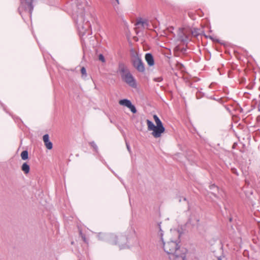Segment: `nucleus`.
Listing matches in <instances>:
<instances>
[{"instance_id": "nucleus-1", "label": "nucleus", "mask_w": 260, "mask_h": 260, "mask_svg": "<svg viewBox=\"0 0 260 260\" xmlns=\"http://www.w3.org/2000/svg\"><path fill=\"white\" fill-rule=\"evenodd\" d=\"M98 237L100 240L108 239L109 242L112 244L118 245L121 248H129L132 245L130 235L129 234H120L118 235L114 234L106 235L103 233H99Z\"/></svg>"}, {"instance_id": "nucleus-2", "label": "nucleus", "mask_w": 260, "mask_h": 260, "mask_svg": "<svg viewBox=\"0 0 260 260\" xmlns=\"http://www.w3.org/2000/svg\"><path fill=\"white\" fill-rule=\"evenodd\" d=\"M161 223H157L155 230L157 233L158 237H159L161 243L163 245V248L165 251L170 256L172 254H174L177 250L180 249L179 240V234L177 233L178 239L175 240H172L170 239L169 241L165 242V240L162 237L163 236V230L161 228Z\"/></svg>"}, {"instance_id": "nucleus-3", "label": "nucleus", "mask_w": 260, "mask_h": 260, "mask_svg": "<svg viewBox=\"0 0 260 260\" xmlns=\"http://www.w3.org/2000/svg\"><path fill=\"white\" fill-rule=\"evenodd\" d=\"M153 118L155 122L156 125L149 119L146 120V123L148 126V129L152 131L151 135L155 138L161 137V134L165 132V128L163 126L162 123L156 115H153Z\"/></svg>"}, {"instance_id": "nucleus-4", "label": "nucleus", "mask_w": 260, "mask_h": 260, "mask_svg": "<svg viewBox=\"0 0 260 260\" xmlns=\"http://www.w3.org/2000/svg\"><path fill=\"white\" fill-rule=\"evenodd\" d=\"M119 71L123 81L132 87L136 88L137 87L135 78L124 64L121 63L119 65Z\"/></svg>"}, {"instance_id": "nucleus-5", "label": "nucleus", "mask_w": 260, "mask_h": 260, "mask_svg": "<svg viewBox=\"0 0 260 260\" xmlns=\"http://www.w3.org/2000/svg\"><path fill=\"white\" fill-rule=\"evenodd\" d=\"M34 0H20V5L18 8L19 14L21 15L23 11L27 12L30 17L31 16L34 6L32 5Z\"/></svg>"}, {"instance_id": "nucleus-6", "label": "nucleus", "mask_w": 260, "mask_h": 260, "mask_svg": "<svg viewBox=\"0 0 260 260\" xmlns=\"http://www.w3.org/2000/svg\"><path fill=\"white\" fill-rule=\"evenodd\" d=\"M85 21L84 9H82L80 16L78 17L77 19V23L78 24V28L81 30H82L83 33H85L86 31L88 30L90 27L89 22L88 20H86L84 23Z\"/></svg>"}, {"instance_id": "nucleus-7", "label": "nucleus", "mask_w": 260, "mask_h": 260, "mask_svg": "<svg viewBox=\"0 0 260 260\" xmlns=\"http://www.w3.org/2000/svg\"><path fill=\"white\" fill-rule=\"evenodd\" d=\"M132 64L139 72L143 73L145 72L144 64L141 58L138 55L135 56L133 59Z\"/></svg>"}, {"instance_id": "nucleus-8", "label": "nucleus", "mask_w": 260, "mask_h": 260, "mask_svg": "<svg viewBox=\"0 0 260 260\" xmlns=\"http://www.w3.org/2000/svg\"><path fill=\"white\" fill-rule=\"evenodd\" d=\"M186 252L185 249H180L169 256V258L172 260H186Z\"/></svg>"}, {"instance_id": "nucleus-9", "label": "nucleus", "mask_w": 260, "mask_h": 260, "mask_svg": "<svg viewBox=\"0 0 260 260\" xmlns=\"http://www.w3.org/2000/svg\"><path fill=\"white\" fill-rule=\"evenodd\" d=\"M43 141L44 142L46 147L48 149H51L53 147L52 143L49 141V136L48 134H45L43 137Z\"/></svg>"}, {"instance_id": "nucleus-10", "label": "nucleus", "mask_w": 260, "mask_h": 260, "mask_svg": "<svg viewBox=\"0 0 260 260\" xmlns=\"http://www.w3.org/2000/svg\"><path fill=\"white\" fill-rule=\"evenodd\" d=\"M145 58L149 66L152 67L154 64V60L152 54L150 53H146Z\"/></svg>"}, {"instance_id": "nucleus-11", "label": "nucleus", "mask_w": 260, "mask_h": 260, "mask_svg": "<svg viewBox=\"0 0 260 260\" xmlns=\"http://www.w3.org/2000/svg\"><path fill=\"white\" fill-rule=\"evenodd\" d=\"M136 25L137 26L141 25L143 28H148L149 26V22L147 19L140 18L137 20Z\"/></svg>"}, {"instance_id": "nucleus-12", "label": "nucleus", "mask_w": 260, "mask_h": 260, "mask_svg": "<svg viewBox=\"0 0 260 260\" xmlns=\"http://www.w3.org/2000/svg\"><path fill=\"white\" fill-rule=\"evenodd\" d=\"M188 37L186 35L184 34L182 31L179 32L178 35V40L182 42H187L188 41Z\"/></svg>"}, {"instance_id": "nucleus-13", "label": "nucleus", "mask_w": 260, "mask_h": 260, "mask_svg": "<svg viewBox=\"0 0 260 260\" xmlns=\"http://www.w3.org/2000/svg\"><path fill=\"white\" fill-rule=\"evenodd\" d=\"M21 170L25 174H27L29 172L30 167L26 162H24L21 167Z\"/></svg>"}, {"instance_id": "nucleus-14", "label": "nucleus", "mask_w": 260, "mask_h": 260, "mask_svg": "<svg viewBox=\"0 0 260 260\" xmlns=\"http://www.w3.org/2000/svg\"><path fill=\"white\" fill-rule=\"evenodd\" d=\"M131 103L132 102L129 100L127 99H123L119 101V104L120 105L124 106L127 108Z\"/></svg>"}, {"instance_id": "nucleus-15", "label": "nucleus", "mask_w": 260, "mask_h": 260, "mask_svg": "<svg viewBox=\"0 0 260 260\" xmlns=\"http://www.w3.org/2000/svg\"><path fill=\"white\" fill-rule=\"evenodd\" d=\"M81 73L82 74V78L85 79L87 77V73H86V70L85 67H83L81 68Z\"/></svg>"}, {"instance_id": "nucleus-16", "label": "nucleus", "mask_w": 260, "mask_h": 260, "mask_svg": "<svg viewBox=\"0 0 260 260\" xmlns=\"http://www.w3.org/2000/svg\"><path fill=\"white\" fill-rule=\"evenodd\" d=\"M21 157L23 160H26L28 158V152L26 150L23 151L21 153Z\"/></svg>"}, {"instance_id": "nucleus-17", "label": "nucleus", "mask_w": 260, "mask_h": 260, "mask_svg": "<svg viewBox=\"0 0 260 260\" xmlns=\"http://www.w3.org/2000/svg\"><path fill=\"white\" fill-rule=\"evenodd\" d=\"M79 235L81 236L82 240L86 244L88 243V240L86 238V236L85 234H83L82 231L81 230H79Z\"/></svg>"}, {"instance_id": "nucleus-18", "label": "nucleus", "mask_w": 260, "mask_h": 260, "mask_svg": "<svg viewBox=\"0 0 260 260\" xmlns=\"http://www.w3.org/2000/svg\"><path fill=\"white\" fill-rule=\"evenodd\" d=\"M128 108L130 109V110L133 113H136L137 112V110L135 106L133 105L132 103L128 107Z\"/></svg>"}, {"instance_id": "nucleus-19", "label": "nucleus", "mask_w": 260, "mask_h": 260, "mask_svg": "<svg viewBox=\"0 0 260 260\" xmlns=\"http://www.w3.org/2000/svg\"><path fill=\"white\" fill-rule=\"evenodd\" d=\"M89 144L93 148V149H94V150L95 151H96V152L98 151V147L97 145H96V144L94 143V142H93V141L90 142H89Z\"/></svg>"}, {"instance_id": "nucleus-20", "label": "nucleus", "mask_w": 260, "mask_h": 260, "mask_svg": "<svg viewBox=\"0 0 260 260\" xmlns=\"http://www.w3.org/2000/svg\"><path fill=\"white\" fill-rule=\"evenodd\" d=\"M99 59L102 62H105L106 60L104 56L102 54H100L99 55Z\"/></svg>"}, {"instance_id": "nucleus-21", "label": "nucleus", "mask_w": 260, "mask_h": 260, "mask_svg": "<svg viewBox=\"0 0 260 260\" xmlns=\"http://www.w3.org/2000/svg\"><path fill=\"white\" fill-rule=\"evenodd\" d=\"M209 188L210 189H213L214 188H216L217 190L218 189V187L216 186L214 184H211L209 186Z\"/></svg>"}, {"instance_id": "nucleus-22", "label": "nucleus", "mask_w": 260, "mask_h": 260, "mask_svg": "<svg viewBox=\"0 0 260 260\" xmlns=\"http://www.w3.org/2000/svg\"><path fill=\"white\" fill-rule=\"evenodd\" d=\"M162 79L161 77H160V78H158L156 80V81H158V82H160V81H162Z\"/></svg>"}, {"instance_id": "nucleus-23", "label": "nucleus", "mask_w": 260, "mask_h": 260, "mask_svg": "<svg viewBox=\"0 0 260 260\" xmlns=\"http://www.w3.org/2000/svg\"><path fill=\"white\" fill-rule=\"evenodd\" d=\"M126 147H127L128 150L129 151H130V150H131L130 147H129V145L127 143H126Z\"/></svg>"}, {"instance_id": "nucleus-24", "label": "nucleus", "mask_w": 260, "mask_h": 260, "mask_svg": "<svg viewBox=\"0 0 260 260\" xmlns=\"http://www.w3.org/2000/svg\"><path fill=\"white\" fill-rule=\"evenodd\" d=\"M212 194L215 197H217V196L216 195L215 193H214V192H212Z\"/></svg>"}, {"instance_id": "nucleus-25", "label": "nucleus", "mask_w": 260, "mask_h": 260, "mask_svg": "<svg viewBox=\"0 0 260 260\" xmlns=\"http://www.w3.org/2000/svg\"><path fill=\"white\" fill-rule=\"evenodd\" d=\"M192 33L195 34H197V32H196V30H194V31L192 32Z\"/></svg>"}, {"instance_id": "nucleus-26", "label": "nucleus", "mask_w": 260, "mask_h": 260, "mask_svg": "<svg viewBox=\"0 0 260 260\" xmlns=\"http://www.w3.org/2000/svg\"><path fill=\"white\" fill-rule=\"evenodd\" d=\"M196 35V36H198V35H199V34H195V35Z\"/></svg>"}, {"instance_id": "nucleus-27", "label": "nucleus", "mask_w": 260, "mask_h": 260, "mask_svg": "<svg viewBox=\"0 0 260 260\" xmlns=\"http://www.w3.org/2000/svg\"><path fill=\"white\" fill-rule=\"evenodd\" d=\"M204 36H205V37L206 38H207V37H207L206 35H204Z\"/></svg>"}, {"instance_id": "nucleus-28", "label": "nucleus", "mask_w": 260, "mask_h": 260, "mask_svg": "<svg viewBox=\"0 0 260 260\" xmlns=\"http://www.w3.org/2000/svg\"><path fill=\"white\" fill-rule=\"evenodd\" d=\"M209 37H210V38L211 39H212V37L210 36Z\"/></svg>"}, {"instance_id": "nucleus-29", "label": "nucleus", "mask_w": 260, "mask_h": 260, "mask_svg": "<svg viewBox=\"0 0 260 260\" xmlns=\"http://www.w3.org/2000/svg\"><path fill=\"white\" fill-rule=\"evenodd\" d=\"M118 3V0H115Z\"/></svg>"}, {"instance_id": "nucleus-30", "label": "nucleus", "mask_w": 260, "mask_h": 260, "mask_svg": "<svg viewBox=\"0 0 260 260\" xmlns=\"http://www.w3.org/2000/svg\"><path fill=\"white\" fill-rule=\"evenodd\" d=\"M218 260H222L221 258H218Z\"/></svg>"}]
</instances>
